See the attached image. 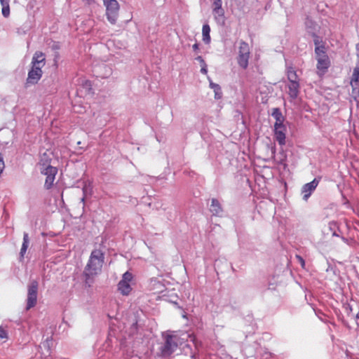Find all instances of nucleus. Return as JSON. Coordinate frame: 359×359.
<instances>
[{
    "label": "nucleus",
    "mask_w": 359,
    "mask_h": 359,
    "mask_svg": "<svg viewBox=\"0 0 359 359\" xmlns=\"http://www.w3.org/2000/svg\"><path fill=\"white\" fill-rule=\"evenodd\" d=\"M104 262V253L101 250L95 249L91 252L83 271L85 283L88 287L93 283V277L102 271Z\"/></svg>",
    "instance_id": "1"
},
{
    "label": "nucleus",
    "mask_w": 359,
    "mask_h": 359,
    "mask_svg": "<svg viewBox=\"0 0 359 359\" xmlns=\"http://www.w3.org/2000/svg\"><path fill=\"white\" fill-rule=\"evenodd\" d=\"M183 336L184 337L182 338V340H184L185 337H189L190 340L195 344V337L194 336H191L187 334H184ZM163 337L164 343L160 347V353L161 356L167 357L170 355L175 351L179 345L182 344L181 339L177 334L167 333L163 334Z\"/></svg>",
    "instance_id": "2"
},
{
    "label": "nucleus",
    "mask_w": 359,
    "mask_h": 359,
    "mask_svg": "<svg viewBox=\"0 0 359 359\" xmlns=\"http://www.w3.org/2000/svg\"><path fill=\"white\" fill-rule=\"evenodd\" d=\"M315 53L318 61L317 69L325 73L330 65V61L326 53L325 47L324 46H316Z\"/></svg>",
    "instance_id": "3"
},
{
    "label": "nucleus",
    "mask_w": 359,
    "mask_h": 359,
    "mask_svg": "<svg viewBox=\"0 0 359 359\" xmlns=\"http://www.w3.org/2000/svg\"><path fill=\"white\" fill-rule=\"evenodd\" d=\"M250 55V46L248 43L241 41L239 42L237 62L240 67L243 69L248 67L249 59Z\"/></svg>",
    "instance_id": "4"
},
{
    "label": "nucleus",
    "mask_w": 359,
    "mask_h": 359,
    "mask_svg": "<svg viewBox=\"0 0 359 359\" xmlns=\"http://www.w3.org/2000/svg\"><path fill=\"white\" fill-rule=\"evenodd\" d=\"M39 283L36 280H32L27 286V297L26 300L27 311L34 307L37 302Z\"/></svg>",
    "instance_id": "5"
},
{
    "label": "nucleus",
    "mask_w": 359,
    "mask_h": 359,
    "mask_svg": "<svg viewBox=\"0 0 359 359\" xmlns=\"http://www.w3.org/2000/svg\"><path fill=\"white\" fill-rule=\"evenodd\" d=\"M104 5L106 7V15L107 20L111 23L115 24L119 11V4L116 0H103Z\"/></svg>",
    "instance_id": "6"
},
{
    "label": "nucleus",
    "mask_w": 359,
    "mask_h": 359,
    "mask_svg": "<svg viewBox=\"0 0 359 359\" xmlns=\"http://www.w3.org/2000/svg\"><path fill=\"white\" fill-rule=\"evenodd\" d=\"M40 171L41 174L46 176L44 184L45 187L47 189H50L55 181V175L57 173V168L43 163V167L40 168Z\"/></svg>",
    "instance_id": "7"
},
{
    "label": "nucleus",
    "mask_w": 359,
    "mask_h": 359,
    "mask_svg": "<svg viewBox=\"0 0 359 359\" xmlns=\"http://www.w3.org/2000/svg\"><path fill=\"white\" fill-rule=\"evenodd\" d=\"M350 85L351 86V97L358 102L359 99V62L356 64L353 69V74L351 77Z\"/></svg>",
    "instance_id": "8"
},
{
    "label": "nucleus",
    "mask_w": 359,
    "mask_h": 359,
    "mask_svg": "<svg viewBox=\"0 0 359 359\" xmlns=\"http://www.w3.org/2000/svg\"><path fill=\"white\" fill-rule=\"evenodd\" d=\"M133 278V274L128 271L123 273L122 279L118 284V290L122 294L128 295L130 292L132 290L130 283Z\"/></svg>",
    "instance_id": "9"
},
{
    "label": "nucleus",
    "mask_w": 359,
    "mask_h": 359,
    "mask_svg": "<svg viewBox=\"0 0 359 359\" xmlns=\"http://www.w3.org/2000/svg\"><path fill=\"white\" fill-rule=\"evenodd\" d=\"M286 127L283 123L274 124V136L276 141L281 146L285 144Z\"/></svg>",
    "instance_id": "10"
},
{
    "label": "nucleus",
    "mask_w": 359,
    "mask_h": 359,
    "mask_svg": "<svg viewBox=\"0 0 359 359\" xmlns=\"http://www.w3.org/2000/svg\"><path fill=\"white\" fill-rule=\"evenodd\" d=\"M319 184V180L315 178L311 182L305 184L302 188V194H303V199L307 201L311 196L312 193L315 191Z\"/></svg>",
    "instance_id": "11"
},
{
    "label": "nucleus",
    "mask_w": 359,
    "mask_h": 359,
    "mask_svg": "<svg viewBox=\"0 0 359 359\" xmlns=\"http://www.w3.org/2000/svg\"><path fill=\"white\" fill-rule=\"evenodd\" d=\"M42 76V70L40 67H32L28 73L27 83L34 84L38 82Z\"/></svg>",
    "instance_id": "12"
},
{
    "label": "nucleus",
    "mask_w": 359,
    "mask_h": 359,
    "mask_svg": "<svg viewBox=\"0 0 359 359\" xmlns=\"http://www.w3.org/2000/svg\"><path fill=\"white\" fill-rule=\"evenodd\" d=\"M212 15L215 20L219 25H224L225 22L224 10L222 6L212 8Z\"/></svg>",
    "instance_id": "13"
},
{
    "label": "nucleus",
    "mask_w": 359,
    "mask_h": 359,
    "mask_svg": "<svg viewBox=\"0 0 359 359\" xmlns=\"http://www.w3.org/2000/svg\"><path fill=\"white\" fill-rule=\"evenodd\" d=\"M288 88V94L292 100L296 99L299 93V81L289 82L287 85Z\"/></svg>",
    "instance_id": "14"
},
{
    "label": "nucleus",
    "mask_w": 359,
    "mask_h": 359,
    "mask_svg": "<svg viewBox=\"0 0 359 359\" xmlns=\"http://www.w3.org/2000/svg\"><path fill=\"white\" fill-rule=\"evenodd\" d=\"M32 67H38L41 69L45 65V56L42 53L36 52L34 53L32 61Z\"/></svg>",
    "instance_id": "15"
},
{
    "label": "nucleus",
    "mask_w": 359,
    "mask_h": 359,
    "mask_svg": "<svg viewBox=\"0 0 359 359\" xmlns=\"http://www.w3.org/2000/svg\"><path fill=\"white\" fill-rule=\"evenodd\" d=\"M210 211L215 216H221L223 212L221 204L216 198L211 200V204L210 206Z\"/></svg>",
    "instance_id": "16"
},
{
    "label": "nucleus",
    "mask_w": 359,
    "mask_h": 359,
    "mask_svg": "<svg viewBox=\"0 0 359 359\" xmlns=\"http://www.w3.org/2000/svg\"><path fill=\"white\" fill-rule=\"evenodd\" d=\"M305 26L307 32L312 36L316 35V32L318 29V25L313 20L307 18L305 21Z\"/></svg>",
    "instance_id": "17"
},
{
    "label": "nucleus",
    "mask_w": 359,
    "mask_h": 359,
    "mask_svg": "<svg viewBox=\"0 0 359 359\" xmlns=\"http://www.w3.org/2000/svg\"><path fill=\"white\" fill-rule=\"evenodd\" d=\"M210 27L208 23L203 25L202 27V39L205 44H209L211 41L210 38Z\"/></svg>",
    "instance_id": "18"
},
{
    "label": "nucleus",
    "mask_w": 359,
    "mask_h": 359,
    "mask_svg": "<svg viewBox=\"0 0 359 359\" xmlns=\"http://www.w3.org/2000/svg\"><path fill=\"white\" fill-rule=\"evenodd\" d=\"M29 235L27 233L25 232L23 234V242H22V248H21L20 252L21 257H23L25 254L26 253V251L29 246Z\"/></svg>",
    "instance_id": "19"
},
{
    "label": "nucleus",
    "mask_w": 359,
    "mask_h": 359,
    "mask_svg": "<svg viewBox=\"0 0 359 359\" xmlns=\"http://www.w3.org/2000/svg\"><path fill=\"white\" fill-rule=\"evenodd\" d=\"M271 115L276 119L275 123H283L284 117L279 108H273Z\"/></svg>",
    "instance_id": "20"
},
{
    "label": "nucleus",
    "mask_w": 359,
    "mask_h": 359,
    "mask_svg": "<svg viewBox=\"0 0 359 359\" xmlns=\"http://www.w3.org/2000/svg\"><path fill=\"white\" fill-rule=\"evenodd\" d=\"M209 80H210V87L215 92V98L217 100L220 99L222 95L220 86L218 84L213 83L210 79H209Z\"/></svg>",
    "instance_id": "21"
},
{
    "label": "nucleus",
    "mask_w": 359,
    "mask_h": 359,
    "mask_svg": "<svg viewBox=\"0 0 359 359\" xmlns=\"http://www.w3.org/2000/svg\"><path fill=\"white\" fill-rule=\"evenodd\" d=\"M287 79L289 80V82L298 81L296 72L292 68H290L287 70Z\"/></svg>",
    "instance_id": "22"
},
{
    "label": "nucleus",
    "mask_w": 359,
    "mask_h": 359,
    "mask_svg": "<svg viewBox=\"0 0 359 359\" xmlns=\"http://www.w3.org/2000/svg\"><path fill=\"white\" fill-rule=\"evenodd\" d=\"M52 343V339H47L45 341H43L41 345L40 346V348H44L45 349L47 350V352L48 353V355H46L45 354V357L46 358L47 356L50 355V344Z\"/></svg>",
    "instance_id": "23"
},
{
    "label": "nucleus",
    "mask_w": 359,
    "mask_h": 359,
    "mask_svg": "<svg viewBox=\"0 0 359 359\" xmlns=\"http://www.w3.org/2000/svg\"><path fill=\"white\" fill-rule=\"evenodd\" d=\"M43 163H46V165H50L49 158H48V155L46 154V153H44L42 155H41V158H40V161H39L40 168L43 167Z\"/></svg>",
    "instance_id": "24"
},
{
    "label": "nucleus",
    "mask_w": 359,
    "mask_h": 359,
    "mask_svg": "<svg viewBox=\"0 0 359 359\" xmlns=\"http://www.w3.org/2000/svg\"><path fill=\"white\" fill-rule=\"evenodd\" d=\"M2 6V14L4 17H8L10 13L9 4H5Z\"/></svg>",
    "instance_id": "25"
},
{
    "label": "nucleus",
    "mask_w": 359,
    "mask_h": 359,
    "mask_svg": "<svg viewBox=\"0 0 359 359\" xmlns=\"http://www.w3.org/2000/svg\"><path fill=\"white\" fill-rule=\"evenodd\" d=\"M0 339H8V332L1 325H0Z\"/></svg>",
    "instance_id": "26"
},
{
    "label": "nucleus",
    "mask_w": 359,
    "mask_h": 359,
    "mask_svg": "<svg viewBox=\"0 0 359 359\" xmlns=\"http://www.w3.org/2000/svg\"><path fill=\"white\" fill-rule=\"evenodd\" d=\"M137 320H135L134 323H133V324L130 327V334H134L137 332Z\"/></svg>",
    "instance_id": "27"
},
{
    "label": "nucleus",
    "mask_w": 359,
    "mask_h": 359,
    "mask_svg": "<svg viewBox=\"0 0 359 359\" xmlns=\"http://www.w3.org/2000/svg\"><path fill=\"white\" fill-rule=\"evenodd\" d=\"M212 8L217 7V6H222V0H212Z\"/></svg>",
    "instance_id": "28"
},
{
    "label": "nucleus",
    "mask_w": 359,
    "mask_h": 359,
    "mask_svg": "<svg viewBox=\"0 0 359 359\" xmlns=\"http://www.w3.org/2000/svg\"><path fill=\"white\" fill-rule=\"evenodd\" d=\"M296 258L298 260V262H299V264H301V266L304 268V266H305V261H304V259L301 256H299V255H297Z\"/></svg>",
    "instance_id": "29"
},
{
    "label": "nucleus",
    "mask_w": 359,
    "mask_h": 359,
    "mask_svg": "<svg viewBox=\"0 0 359 359\" xmlns=\"http://www.w3.org/2000/svg\"><path fill=\"white\" fill-rule=\"evenodd\" d=\"M4 162L3 157L0 155V175L2 173L4 169Z\"/></svg>",
    "instance_id": "30"
},
{
    "label": "nucleus",
    "mask_w": 359,
    "mask_h": 359,
    "mask_svg": "<svg viewBox=\"0 0 359 359\" xmlns=\"http://www.w3.org/2000/svg\"><path fill=\"white\" fill-rule=\"evenodd\" d=\"M201 72L203 74H207L208 73V69H207V65H201Z\"/></svg>",
    "instance_id": "31"
},
{
    "label": "nucleus",
    "mask_w": 359,
    "mask_h": 359,
    "mask_svg": "<svg viewBox=\"0 0 359 359\" xmlns=\"http://www.w3.org/2000/svg\"><path fill=\"white\" fill-rule=\"evenodd\" d=\"M196 60H198L200 62L201 66L203 65H205V60L203 59V57L201 56L196 57Z\"/></svg>",
    "instance_id": "32"
},
{
    "label": "nucleus",
    "mask_w": 359,
    "mask_h": 359,
    "mask_svg": "<svg viewBox=\"0 0 359 359\" xmlns=\"http://www.w3.org/2000/svg\"><path fill=\"white\" fill-rule=\"evenodd\" d=\"M84 85L87 88L90 89V83L88 81H86Z\"/></svg>",
    "instance_id": "33"
},
{
    "label": "nucleus",
    "mask_w": 359,
    "mask_h": 359,
    "mask_svg": "<svg viewBox=\"0 0 359 359\" xmlns=\"http://www.w3.org/2000/svg\"><path fill=\"white\" fill-rule=\"evenodd\" d=\"M1 4L4 5L5 4H9V0H0Z\"/></svg>",
    "instance_id": "34"
},
{
    "label": "nucleus",
    "mask_w": 359,
    "mask_h": 359,
    "mask_svg": "<svg viewBox=\"0 0 359 359\" xmlns=\"http://www.w3.org/2000/svg\"><path fill=\"white\" fill-rule=\"evenodd\" d=\"M192 48H193V49H194V50H198V43H194V44L193 45Z\"/></svg>",
    "instance_id": "35"
},
{
    "label": "nucleus",
    "mask_w": 359,
    "mask_h": 359,
    "mask_svg": "<svg viewBox=\"0 0 359 359\" xmlns=\"http://www.w3.org/2000/svg\"><path fill=\"white\" fill-rule=\"evenodd\" d=\"M356 49L358 51V56L359 57V43L356 45Z\"/></svg>",
    "instance_id": "36"
},
{
    "label": "nucleus",
    "mask_w": 359,
    "mask_h": 359,
    "mask_svg": "<svg viewBox=\"0 0 359 359\" xmlns=\"http://www.w3.org/2000/svg\"><path fill=\"white\" fill-rule=\"evenodd\" d=\"M356 318L359 319V312L356 315Z\"/></svg>",
    "instance_id": "37"
},
{
    "label": "nucleus",
    "mask_w": 359,
    "mask_h": 359,
    "mask_svg": "<svg viewBox=\"0 0 359 359\" xmlns=\"http://www.w3.org/2000/svg\"><path fill=\"white\" fill-rule=\"evenodd\" d=\"M81 201H82V202H83V201H84V197H83V198H81Z\"/></svg>",
    "instance_id": "38"
},
{
    "label": "nucleus",
    "mask_w": 359,
    "mask_h": 359,
    "mask_svg": "<svg viewBox=\"0 0 359 359\" xmlns=\"http://www.w3.org/2000/svg\"><path fill=\"white\" fill-rule=\"evenodd\" d=\"M87 1H88V3H90L91 0H87Z\"/></svg>",
    "instance_id": "39"
}]
</instances>
